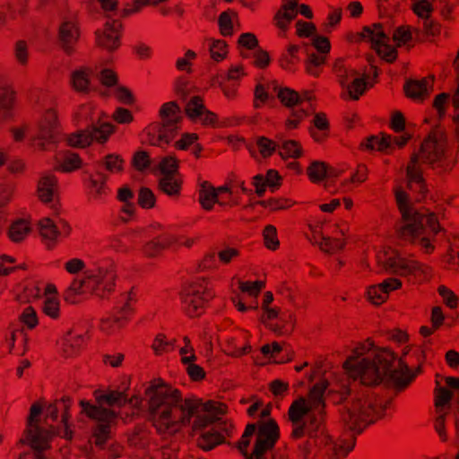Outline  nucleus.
I'll list each match as a JSON object with an SVG mask.
<instances>
[{
    "mask_svg": "<svg viewBox=\"0 0 459 459\" xmlns=\"http://www.w3.org/2000/svg\"><path fill=\"white\" fill-rule=\"evenodd\" d=\"M343 368L364 385H376L385 380L398 392L407 388L415 378V375L409 374L407 363L388 349L377 351L372 359L357 360L350 357L344 361Z\"/></svg>",
    "mask_w": 459,
    "mask_h": 459,
    "instance_id": "obj_3",
    "label": "nucleus"
},
{
    "mask_svg": "<svg viewBox=\"0 0 459 459\" xmlns=\"http://www.w3.org/2000/svg\"><path fill=\"white\" fill-rule=\"evenodd\" d=\"M178 243V239L172 234H161L151 241L147 242L143 247V253L149 257L159 255L164 249Z\"/></svg>",
    "mask_w": 459,
    "mask_h": 459,
    "instance_id": "obj_20",
    "label": "nucleus"
},
{
    "mask_svg": "<svg viewBox=\"0 0 459 459\" xmlns=\"http://www.w3.org/2000/svg\"><path fill=\"white\" fill-rule=\"evenodd\" d=\"M391 399H383L373 392L363 393L345 406L341 413V420L346 429L352 432L349 439H342L333 447V459H344L356 444V436L361 434L370 424L382 419Z\"/></svg>",
    "mask_w": 459,
    "mask_h": 459,
    "instance_id": "obj_4",
    "label": "nucleus"
},
{
    "mask_svg": "<svg viewBox=\"0 0 459 459\" xmlns=\"http://www.w3.org/2000/svg\"><path fill=\"white\" fill-rule=\"evenodd\" d=\"M280 438V428L275 420L271 419L258 428L252 455L255 459H266L264 454L273 449Z\"/></svg>",
    "mask_w": 459,
    "mask_h": 459,
    "instance_id": "obj_12",
    "label": "nucleus"
},
{
    "mask_svg": "<svg viewBox=\"0 0 459 459\" xmlns=\"http://www.w3.org/2000/svg\"><path fill=\"white\" fill-rule=\"evenodd\" d=\"M385 269L391 273L407 278L413 284L428 281L431 277V268L418 260L403 256L393 251L385 262Z\"/></svg>",
    "mask_w": 459,
    "mask_h": 459,
    "instance_id": "obj_6",
    "label": "nucleus"
},
{
    "mask_svg": "<svg viewBox=\"0 0 459 459\" xmlns=\"http://www.w3.org/2000/svg\"><path fill=\"white\" fill-rule=\"evenodd\" d=\"M368 300L373 305L379 306L385 303L388 297L380 284L369 286L367 290Z\"/></svg>",
    "mask_w": 459,
    "mask_h": 459,
    "instance_id": "obj_59",
    "label": "nucleus"
},
{
    "mask_svg": "<svg viewBox=\"0 0 459 459\" xmlns=\"http://www.w3.org/2000/svg\"><path fill=\"white\" fill-rule=\"evenodd\" d=\"M350 39L369 41L371 48L387 63H394L397 59L398 52L395 48L387 44L389 38L385 33L381 23L364 26L361 32L353 35Z\"/></svg>",
    "mask_w": 459,
    "mask_h": 459,
    "instance_id": "obj_8",
    "label": "nucleus"
},
{
    "mask_svg": "<svg viewBox=\"0 0 459 459\" xmlns=\"http://www.w3.org/2000/svg\"><path fill=\"white\" fill-rule=\"evenodd\" d=\"M392 136L388 134H382L381 137L377 135H370L360 143L361 149L367 151L385 152L391 146Z\"/></svg>",
    "mask_w": 459,
    "mask_h": 459,
    "instance_id": "obj_33",
    "label": "nucleus"
},
{
    "mask_svg": "<svg viewBox=\"0 0 459 459\" xmlns=\"http://www.w3.org/2000/svg\"><path fill=\"white\" fill-rule=\"evenodd\" d=\"M457 162V153L449 148L445 129L440 126H435L410 158L406 168L409 188L424 197L428 188L421 165H428L437 175H446L453 171Z\"/></svg>",
    "mask_w": 459,
    "mask_h": 459,
    "instance_id": "obj_2",
    "label": "nucleus"
},
{
    "mask_svg": "<svg viewBox=\"0 0 459 459\" xmlns=\"http://www.w3.org/2000/svg\"><path fill=\"white\" fill-rule=\"evenodd\" d=\"M333 73L342 88H344L349 82L359 74L358 71L346 64L345 59L337 58L333 65Z\"/></svg>",
    "mask_w": 459,
    "mask_h": 459,
    "instance_id": "obj_27",
    "label": "nucleus"
},
{
    "mask_svg": "<svg viewBox=\"0 0 459 459\" xmlns=\"http://www.w3.org/2000/svg\"><path fill=\"white\" fill-rule=\"evenodd\" d=\"M81 37V30L75 22H63L58 28L57 39L61 49L66 56L76 52V46Z\"/></svg>",
    "mask_w": 459,
    "mask_h": 459,
    "instance_id": "obj_16",
    "label": "nucleus"
},
{
    "mask_svg": "<svg viewBox=\"0 0 459 459\" xmlns=\"http://www.w3.org/2000/svg\"><path fill=\"white\" fill-rule=\"evenodd\" d=\"M257 204L264 208H267L272 212L288 209L293 206L294 202L291 199L283 197H272L266 200L257 202Z\"/></svg>",
    "mask_w": 459,
    "mask_h": 459,
    "instance_id": "obj_54",
    "label": "nucleus"
},
{
    "mask_svg": "<svg viewBox=\"0 0 459 459\" xmlns=\"http://www.w3.org/2000/svg\"><path fill=\"white\" fill-rule=\"evenodd\" d=\"M40 236L44 240L54 242L56 240L60 232L57 224L52 219L45 217L39 221Z\"/></svg>",
    "mask_w": 459,
    "mask_h": 459,
    "instance_id": "obj_42",
    "label": "nucleus"
},
{
    "mask_svg": "<svg viewBox=\"0 0 459 459\" xmlns=\"http://www.w3.org/2000/svg\"><path fill=\"white\" fill-rule=\"evenodd\" d=\"M93 396L96 403L100 405L107 404L120 408L126 404V394L125 391L109 390L104 392L98 389L94 391Z\"/></svg>",
    "mask_w": 459,
    "mask_h": 459,
    "instance_id": "obj_23",
    "label": "nucleus"
},
{
    "mask_svg": "<svg viewBox=\"0 0 459 459\" xmlns=\"http://www.w3.org/2000/svg\"><path fill=\"white\" fill-rule=\"evenodd\" d=\"M178 129V118L152 123L144 130V142L152 146H167L177 136Z\"/></svg>",
    "mask_w": 459,
    "mask_h": 459,
    "instance_id": "obj_9",
    "label": "nucleus"
},
{
    "mask_svg": "<svg viewBox=\"0 0 459 459\" xmlns=\"http://www.w3.org/2000/svg\"><path fill=\"white\" fill-rule=\"evenodd\" d=\"M137 204L143 209H152L155 206L156 196L149 187L143 186L139 189Z\"/></svg>",
    "mask_w": 459,
    "mask_h": 459,
    "instance_id": "obj_57",
    "label": "nucleus"
},
{
    "mask_svg": "<svg viewBox=\"0 0 459 459\" xmlns=\"http://www.w3.org/2000/svg\"><path fill=\"white\" fill-rule=\"evenodd\" d=\"M66 143L68 146L74 148H85L90 146L92 143V136L90 134L89 127L70 134L66 138Z\"/></svg>",
    "mask_w": 459,
    "mask_h": 459,
    "instance_id": "obj_45",
    "label": "nucleus"
},
{
    "mask_svg": "<svg viewBox=\"0 0 459 459\" xmlns=\"http://www.w3.org/2000/svg\"><path fill=\"white\" fill-rule=\"evenodd\" d=\"M298 0H287L273 17L274 24L279 29L285 30L289 24L297 16Z\"/></svg>",
    "mask_w": 459,
    "mask_h": 459,
    "instance_id": "obj_22",
    "label": "nucleus"
},
{
    "mask_svg": "<svg viewBox=\"0 0 459 459\" xmlns=\"http://www.w3.org/2000/svg\"><path fill=\"white\" fill-rule=\"evenodd\" d=\"M256 147L264 159L272 157L279 148V143L266 136H257Z\"/></svg>",
    "mask_w": 459,
    "mask_h": 459,
    "instance_id": "obj_52",
    "label": "nucleus"
},
{
    "mask_svg": "<svg viewBox=\"0 0 459 459\" xmlns=\"http://www.w3.org/2000/svg\"><path fill=\"white\" fill-rule=\"evenodd\" d=\"M238 46L239 48H245V50H240V56L244 59L249 58L251 56L248 50H255L259 48V41L257 37L252 32H245L239 35L238 39Z\"/></svg>",
    "mask_w": 459,
    "mask_h": 459,
    "instance_id": "obj_43",
    "label": "nucleus"
},
{
    "mask_svg": "<svg viewBox=\"0 0 459 459\" xmlns=\"http://www.w3.org/2000/svg\"><path fill=\"white\" fill-rule=\"evenodd\" d=\"M147 419L159 434L189 424L198 412L200 403L195 398L183 399L182 392L161 378L149 382L144 390Z\"/></svg>",
    "mask_w": 459,
    "mask_h": 459,
    "instance_id": "obj_1",
    "label": "nucleus"
},
{
    "mask_svg": "<svg viewBox=\"0 0 459 459\" xmlns=\"http://www.w3.org/2000/svg\"><path fill=\"white\" fill-rule=\"evenodd\" d=\"M116 272L112 268H99L98 272L88 277L93 293L100 298L110 295L116 287Z\"/></svg>",
    "mask_w": 459,
    "mask_h": 459,
    "instance_id": "obj_15",
    "label": "nucleus"
},
{
    "mask_svg": "<svg viewBox=\"0 0 459 459\" xmlns=\"http://www.w3.org/2000/svg\"><path fill=\"white\" fill-rule=\"evenodd\" d=\"M43 313L52 319H57L60 316V304L56 297H47L42 306Z\"/></svg>",
    "mask_w": 459,
    "mask_h": 459,
    "instance_id": "obj_63",
    "label": "nucleus"
},
{
    "mask_svg": "<svg viewBox=\"0 0 459 459\" xmlns=\"http://www.w3.org/2000/svg\"><path fill=\"white\" fill-rule=\"evenodd\" d=\"M116 420L108 419L107 421H97L92 434L94 444L97 446H103L107 443L110 437L111 425L115 423Z\"/></svg>",
    "mask_w": 459,
    "mask_h": 459,
    "instance_id": "obj_38",
    "label": "nucleus"
},
{
    "mask_svg": "<svg viewBox=\"0 0 459 459\" xmlns=\"http://www.w3.org/2000/svg\"><path fill=\"white\" fill-rule=\"evenodd\" d=\"M419 221H422V226L425 228V233L436 237L442 230L435 213L422 214L419 212Z\"/></svg>",
    "mask_w": 459,
    "mask_h": 459,
    "instance_id": "obj_55",
    "label": "nucleus"
},
{
    "mask_svg": "<svg viewBox=\"0 0 459 459\" xmlns=\"http://www.w3.org/2000/svg\"><path fill=\"white\" fill-rule=\"evenodd\" d=\"M299 47L298 45H290L286 52L282 53L279 57V65L285 71L294 72L299 62L298 52Z\"/></svg>",
    "mask_w": 459,
    "mask_h": 459,
    "instance_id": "obj_34",
    "label": "nucleus"
},
{
    "mask_svg": "<svg viewBox=\"0 0 459 459\" xmlns=\"http://www.w3.org/2000/svg\"><path fill=\"white\" fill-rule=\"evenodd\" d=\"M151 157L145 151L135 152L131 161L133 168L140 172L146 170L151 166Z\"/></svg>",
    "mask_w": 459,
    "mask_h": 459,
    "instance_id": "obj_60",
    "label": "nucleus"
},
{
    "mask_svg": "<svg viewBox=\"0 0 459 459\" xmlns=\"http://www.w3.org/2000/svg\"><path fill=\"white\" fill-rule=\"evenodd\" d=\"M58 401L59 405V411H61V421L64 425L63 433L61 434V437L65 438L66 440H72L74 437V432L71 429V427L68 423L71 413H70V408L73 404V399L70 396H63Z\"/></svg>",
    "mask_w": 459,
    "mask_h": 459,
    "instance_id": "obj_29",
    "label": "nucleus"
},
{
    "mask_svg": "<svg viewBox=\"0 0 459 459\" xmlns=\"http://www.w3.org/2000/svg\"><path fill=\"white\" fill-rule=\"evenodd\" d=\"M80 406L82 412L84 413L88 418L96 421H107L108 419H117V413L111 410L102 407L97 403L92 404L91 402L86 400L80 401Z\"/></svg>",
    "mask_w": 459,
    "mask_h": 459,
    "instance_id": "obj_21",
    "label": "nucleus"
},
{
    "mask_svg": "<svg viewBox=\"0 0 459 459\" xmlns=\"http://www.w3.org/2000/svg\"><path fill=\"white\" fill-rule=\"evenodd\" d=\"M327 165L328 164L325 161H312L307 169V174L309 180L314 184H317L326 178Z\"/></svg>",
    "mask_w": 459,
    "mask_h": 459,
    "instance_id": "obj_46",
    "label": "nucleus"
},
{
    "mask_svg": "<svg viewBox=\"0 0 459 459\" xmlns=\"http://www.w3.org/2000/svg\"><path fill=\"white\" fill-rule=\"evenodd\" d=\"M82 342L83 338L82 335L74 336L72 333H68L62 343L64 354L66 357L76 355L79 352Z\"/></svg>",
    "mask_w": 459,
    "mask_h": 459,
    "instance_id": "obj_51",
    "label": "nucleus"
},
{
    "mask_svg": "<svg viewBox=\"0 0 459 459\" xmlns=\"http://www.w3.org/2000/svg\"><path fill=\"white\" fill-rule=\"evenodd\" d=\"M6 342L9 345L10 352H19V349L16 350L15 343L22 347V354H23L27 348V333L23 331V329H13L10 332L9 336H6Z\"/></svg>",
    "mask_w": 459,
    "mask_h": 459,
    "instance_id": "obj_49",
    "label": "nucleus"
},
{
    "mask_svg": "<svg viewBox=\"0 0 459 459\" xmlns=\"http://www.w3.org/2000/svg\"><path fill=\"white\" fill-rule=\"evenodd\" d=\"M277 98L283 106L288 108L303 104V98L299 93L288 87L281 88L277 93Z\"/></svg>",
    "mask_w": 459,
    "mask_h": 459,
    "instance_id": "obj_44",
    "label": "nucleus"
},
{
    "mask_svg": "<svg viewBox=\"0 0 459 459\" xmlns=\"http://www.w3.org/2000/svg\"><path fill=\"white\" fill-rule=\"evenodd\" d=\"M399 234L403 239H408L412 244L419 246L427 255H430L435 251L434 241L436 237L425 233L422 221L419 220L415 222L403 224L399 230Z\"/></svg>",
    "mask_w": 459,
    "mask_h": 459,
    "instance_id": "obj_13",
    "label": "nucleus"
},
{
    "mask_svg": "<svg viewBox=\"0 0 459 459\" xmlns=\"http://www.w3.org/2000/svg\"><path fill=\"white\" fill-rule=\"evenodd\" d=\"M100 163L110 174H120L125 170L126 160L120 154L108 153L101 159Z\"/></svg>",
    "mask_w": 459,
    "mask_h": 459,
    "instance_id": "obj_39",
    "label": "nucleus"
},
{
    "mask_svg": "<svg viewBox=\"0 0 459 459\" xmlns=\"http://www.w3.org/2000/svg\"><path fill=\"white\" fill-rule=\"evenodd\" d=\"M30 231L29 224L24 220L14 221L9 228L8 236L13 242H21Z\"/></svg>",
    "mask_w": 459,
    "mask_h": 459,
    "instance_id": "obj_53",
    "label": "nucleus"
},
{
    "mask_svg": "<svg viewBox=\"0 0 459 459\" xmlns=\"http://www.w3.org/2000/svg\"><path fill=\"white\" fill-rule=\"evenodd\" d=\"M367 75L363 74L362 77L357 75L349 82L344 88L347 89L348 94L352 100H359V98L365 94L368 83L367 82Z\"/></svg>",
    "mask_w": 459,
    "mask_h": 459,
    "instance_id": "obj_41",
    "label": "nucleus"
},
{
    "mask_svg": "<svg viewBox=\"0 0 459 459\" xmlns=\"http://www.w3.org/2000/svg\"><path fill=\"white\" fill-rule=\"evenodd\" d=\"M96 45L108 53L117 51L121 46L123 34L122 22L118 19L108 20L102 29L95 31Z\"/></svg>",
    "mask_w": 459,
    "mask_h": 459,
    "instance_id": "obj_11",
    "label": "nucleus"
},
{
    "mask_svg": "<svg viewBox=\"0 0 459 459\" xmlns=\"http://www.w3.org/2000/svg\"><path fill=\"white\" fill-rule=\"evenodd\" d=\"M437 385L434 390V404L436 408L443 407L447 404L452 397L453 393L449 389L440 386L439 382H436Z\"/></svg>",
    "mask_w": 459,
    "mask_h": 459,
    "instance_id": "obj_61",
    "label": "nucleus"
},
{
    "mask_svg": "<svg viewBox=\"0 0 459 459\" xmlns=\"http://www.w3.org/2000/svg\"><path fill=\"white\" fill-rule=\"evenodd\" d=\"M211 57L216 61L221 62L226 58L228 54V45L223 39H212L210 45Z\"/></svg>",
    "mask_w": 459,
    "mask_h": 459,
    "instance_id": "obj_58",
    "label": "nucleus"
},
{
    "mask_svg": "<svg viewBox=\"0 0 459 459\" xmlns=\"http://www.w3.org/2000/svg\"><path fill=\"white\" fill-rule=\"evenodd\" d=\"M180 108L176 101H169L161 105L159 115L161 120H167L170 118H178V125L180 124L182 118L179 116Z\"/></svg>",
    "mask_w": 459,
    "mask_h": 459,
    "instance_id": "obj_56",
    "label": "nucleus"
},
{
    "mask_svg": "<svg viewBox=\"0 0 459 459\" xmlns=\"http://www.w3.org/2000/svg\"><path fill=\"white\" fill-rule=\"evenodd\" d=\"M183 187L182 176L161 177L158 181V189L170 198L178 199Z\"/></svg>",
    "mask_w": 459,
    "mask_h": 459,
    "instance_id": "obj_26",
    "label": "nucleus"
},
{
    "mask_svg": "<svg viewBox=\"0 0 459 459\" xmlns=\"http://www.w3.org/2000/svg\"><path fill=\"white\" fill-rule=\"evenodd\" d=\"M90 134L92 136V142L95 141L99 143H105L109 139L110 135L115 133L116 126L108 122L92 124L88 126Z\"/></svg>",
    "mask_w": 459,
    "mask_h": 459,
    "instance_id": "obj_31",
    "label": "nucleus"
},
{
    "mask_svg": "<svg viewBox=\"0 0 459 459\" xmlns=\"http://www.w3.org/2000/svg\"><path fill=\"white\" fill-rule=\"evenodd\" d=\"M42 412V405L34 403L30 409L26 429L20 439L22 444L30 446L35 451V459H47L42 451L48 447V431L39 427V417Z\"/></svg>",
    "mask_w": 459,
    "mask_h": 459,
    "instance_id": "obj_7",
    "label": "nucleus"
},
{
    "mask_svg": "<svg viewBox=\"0 0 459 459\" xmlns=\"http://www.w3.org/2000/svg\"><path fill=\"white\" fill-rule=\"evenodd\" d=\"M58 138V121L56 111L53 108L48 109L39 122L38 139L43 140L40 145L47 150V144L55 143Z\"/></svg>",
    "mask_w": 459,
    "mask_h": 459,
    "instance_id": "obj_17",
    "label": "nucleus"
},
{
    "mask_svg": "<svg viewBox=\"0 0 459 459\" xmlns=\"http://www.w3.org/2000/svg\"><path fill=\"white\" fill-rule=\"evenodd\" d=\"M351 394V389L347 385H341L338 389H330L326 394V398L333 404L343 403Z\"/></svg>",
    "mask_w": 459,
    "mask_h": 459,
    "instance_id": "obj_64",
    "label": "nucleus"
},
{
    "mask_svg": "<svg viewBox=\"0 0 459 459\" xmlns=\"http://www.w3.org/2000/svg\"><path fill=\"white\" fill-rule=\"evenodd\" d=\"M312 411H315V408H312L304 397H299L292 402L288 410L289 420L292 424L290 433L292 439H300L305 437L307 423L302 420Z\"/></svg>",
    "mask_w": 459,
    "mask_h": 459,
    "instance_id": "obj_14",
    "label": "nucleus"
},
{
    "mask_svg": "<svg viewBox=\"0 0 459 459\" xmlns=\"http://www.w3.org/2000/svg\"><path fill=\"white\" fill-rule=\"evenodd\" d=\"M328 386V381L324 379L316 383L309 390L307 395V403L315 408V411L320 414L325 413V403L324 400V394Z\"/></svg>",
    "mask_w": 459,
    "mask_h": 459,
    "instance_id": "obj_25",
    "label": "nucleus"
},
{
    "mask_svg": "<svg viewBox=\"0 0 459 459\" xmlns=\"http://www.w3.org/2000/svg\"><path fill=\"white\" fill-rule=\"evenodd\" d=\"M278 154L282 160L299 159L303 155V148L299 141L285 140L279 143Z\"/></svg>",
    "mask_w": 459,
    "mask_h": 459,
    "instance_id": "obj_35",
    "label": "nucleus"
},
{
    "mask_svg": "<svg viewBox=\"0 0 459 459\" xmlns=\"http://www.w3.org/2000/svg\"><path fill=\"white\" fill-rule=\"evenodd\" d=\"M71 84L73 89L81 93H87L90 89V70L80 68L71 74Z\"/></svg>",
    "mask_w": 459,
    "mask_h": 459,
    "instance_id": "obj_36",
    "label": "nucleus"
},
{
    "mask_svg": "<svg viewBox=\"0 0 459 459\" xmlns=\"http://www.w3.org/2000/svg\"><path fill=\"white\" fill-rule=\"evenodd\" d=\"M223 442L224 436L213 429L204 432L197 439L198 446L204 451H210Z\"/></svg>",
    "mask_w": 459,
    "mask_h": 459,
    "instance_id": "obj_37",
    "label": "nucleus"
},
{
    "mask_svg": "<svg viewBox=\"0 0 459 459\" xmlns=\"http://www.w3.org/2000/svg\"><path fill=\"white\" fill-rule=\"evenodd\" d=\"M428 81L421 80H410L405 82L403 90L408 98L413 100H423L428 96Z\"/></svg>",
    "mask_w": 459,
    "mask_h": 459,
    "instance_id": "obj_30",
    "label": "nucleus"
},
{
    "mask_svg": "<svg viewBox=\"0 0 459 459\" xmlns=\"http://www.w3.org/2000/svg\"><path fill=\"white\" fill-rule=\"evenodd\" d=\"M82 160L79 154L66 152L61 160L56 165L55 169L63 173H70L81 169Z\"/></svg>",
    "mask_w": 459,
    "mask_h": 459,
    "instance_id": "obj_32",
    "label": "nucleus"
},
{
    "mask_svg": "<svg viewBox=\"0 0 459 459\" xmlns=\"http://www.w3.org/2000/svg\"><path fill=\"white\" fill-rule=\"evenodd\" d=\"M198 201L201 207L205 211H212L215 204L223 207H233L238 205V202L236 200H232L230 202H223L222 200H220L215 187L207 180H204L199 183Z\"/></svg>",
    "mask_w": 459,
    "mask_h": 459,
    "instance_id": "obj_18",
    "label": "nucleus"
},
{
    "mask_svg": "<svg viewBox=\"0 0 459 459\" xmlns=\"http://www.w3.org/2000/svg\"><path fill=\"white\" fill-rule=\"evenodd\" d=\"M205 106L204 104V100L200 96L192 97L189 101L186 103L185 107V112L186 117L191 121H196L197 118L202 117L204 114Z\"/></svg>",
    "mask_w": 459,
    "mask_h": 459,
    "instance_id": "obj_50",
    "label": "nucleus"
},
{
    "mask_svg": "<svg viewBox=\"0 0 459 459\" xmlns=\"http://www.w3.org/2000/svg\"><path fill=\"white\" fill-rule=\"evenodd\" d=\"M325 61L326 57L324 55L309 54L305 61L306 73L313 77H318L322 73V65Z\"/></svg>",
    "mask_w": 459,
    "mask_h": 459,
    "instance_id": "obj_47",
    "label": "nucleus"
},
{
    "mask_svg": "<svg viewBox=\"0 0 459 459\" xmlns=\"http://www.w3.org/2000/svg\"><path fill=\"white\" fill-rule=\"evenodd\" d=\"M395 201L397 204V207L402 214V219L404 224L409 222H415L419 220V212L413 211L411 208L408 194L403 189L395 190Z\"/></svg>",
    "mask_w": 459,
    "mask_h": 459,
    "instance_id": "obj_24",
    "label": "nucleus"
},
{
    "mask_svg": "<svg viewBox=\"0 0 459 459\" xmlns=\"http://www.w3.org/2000/svg\"><path fill=\"white\" fill-rule=\"evenodd\" d=\"M295 324V316L292 313L281 315L276 323L267 324L268 328L279 335L292 332Z\"/></svg>",
    "mask_w": 459,
    "mask_h": 459,
    "instance_id": "obj_40",
    "label": "nucleus"
},
{
    "mask_svg": "<svg viewBox=\"0 0 459 459\" xmlns=\"http://www.w3.org/2000/svg\"><path fill=\"white\" fill-rule=\"evenodd\" d=\"M134 300L135 294L133 292V290L127 294H122V305L116 306L110 316L101 319L100 325L101 331L112 333L123 327L133 315V301Z\"/></svg>",
    "mask_w": 459,
    "mask_h": 459,
    "instance_id": "obj_10",
    "label": "nucleus"
},
{
    "mask_svg": "<svg viewBox=\"0 0 459 459\" xmlns=\"http://www.w3.org/2000/svg\"><path fill=\"white\" fill-rule=\"evenodd\" d=\"M179 296L184 314L189 318H196L204 314L207 304L215 297V292L206 279L197 278L184 286Z\"/></svg>",
    "mask_w": 459,
    "mask_h": 459,
    "instance_id": "obj_5",
    "label": "nucleus"
},
{
    "mask_svg": "<svg viewBox=\"0 0 459 459\" xmlns=\"http://www.w3.org/2000/svg\"><path fill=\"white\" fill-rule=\"evenodd\" d=\"M264 246L270 250H276L280 242L277 237V230L273 225H267L263 230Z\"/></svg>",
    "mask_w": 459,
    "mask_h": 459,
    "instance_id": "obj_62",
    "label": "nucleus"
},
{
    "mask_svg": "<svg viewBox=\"0 0 459 459\" xmlns=\"http://www.w3.org/2000/svg\"><path fill=\"white\" fill-rule=\"evenodd\" d=\"M57 188V178L53 174H46L40 178L38 183V195L41 202L50 203Z\"/></svg>",
    "mask_w": 459,
    "mask_h": 459,
    "instance_id": "obj_28",
    "label": "nucleus"
},
{
    "mask_svg": "<svg viewBox=\"0 0 459 459\" xmlns=\"http://www.w3.org/2000/svg\"><path fill=\"white\" fill-rule=\"evenodd\" d=\"M159 170L162 177L181 176L179 173V160L175 156H166L159 163Z\"/></svg>",
    "mask_w": 459,
    "mask_h": 459,
    "instance_id": "obj_48",
    "label": "nucleus"
},
{
    "mask_svg": "<svg viewBox=\"0 0 459 459\" xmlns=\"http://www.w3.org/2000/svg\"><path fill=\"white\" fill-rule=\"evenodd\" d=\"M87 178H83V185L91 199L100 200L108 194L107 186L108 176L102 172L87 173Z\"/></svg>",
    "mask_w": 459,
    "mask_h": 459,
    "instance_id": "obj_19",
    "label": "nucleus"
}]
</instances>
